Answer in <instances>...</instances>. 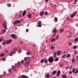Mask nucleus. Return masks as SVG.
Masks as SVG:
<instances>
[{"label": "nucleus", "instance_id": "nucleus-12", "mask_svg": "<svg viewBox=\"0 0 78 78\" xmlns=\"http://www.w3.org/2000/svg\"><path fill=\"white\" fill-rule=\"evenodd\" d=\"M61 73V71L60 70H58L56 76H60Z\"/></svg>", "mask_w": 78, "mask_h": 78}, {"label": "nucleus", "instance_id": "nucleus-31", "mask_svg": "<svg viewBox=\"0 0 78 78\" xmlns=\"http://www.w3.org/2000/svg\"><path fill=\"white\" fill-rule=\"evenodd\" d=\"M57 32V29H55L54 31H53V33H56Z\"/></svg>", "mask_w": 78, "mask_h": 78}, {"label": "nucleus", "instance_id": "nucleus-21", "mask_svg": "<svg viewBox=\"0 0 78 78\" xmlns=\"http://www.w3.org/2000/svg\"><path fill=\"white\" fill-rule=\"evenodd\" d=\"M30 58L29 57H26L24 58V61H27V60H28Z\"/></svg>", "mask_w": 78, "mask_h": 78}, {"label": "nucleus", "instance_id": "nucleus-13", "mask_svg": "<svg viewBox=\"0 0 78 78\" xmlns=\"http://www.w3.org/2000/svg\"><path fill=\"white\" fill-rule=\"evenodd\" d=\"M61 53V51H58L56 52V54L58 56H60Z\"/></svg>", "mask_w": 78, "mask_h": 78}, {"label": "nucleus", "instance_id": "nucleus-22", "mask_svg": "<svg viewBox=\"0 0 78 78\" xmlns=\"http://www.w3.org/2000/svg\"><path fill=\"white\" fill-rule=\"evenodd\" d=\"M27 16H28V18H29V19H30V18H31L32 17V15H31V14H29L28 15H27Z\"/></svg>", "mask_w": 78, "mask_h": 78}, {"label": "nucleus", "instance_id": "nucleus-37", "mask_svg": "<svg viewBox=\"0 0 78 78\" xmlns=\"http://www.w3.org/2000/svg\"><path fill=\"white\" fill-rule=\"evenodd\" d=\"M59 61V58H56L55 59V61L57 62V61Z\"/></svg>", "mask_w": 78, "mask_h": 78}, {"label": "nucleus", "instance_id": "nucleus-20", "mask_svg": "<svg viewBox=\"0 0 78 78\" xmlns=\"http://www.w3.org/2000/svg\"><path fill=\"white\" fill-rule=\"evenodd\" d=\"M54 56L55 58H56V56L57 55H56V52H55L54 53Z\"/></svg>", "mask_w": 78, "mask_h": 78}, {"label": "nucleus", "instance_id": "nucleus-41", "mask_svg": "<svg viewBox=\"0 0 78 78\" xmlns=\"http://www.w3.org/2000/svg\"><path fill=\"white\" fill-rule=\"evenodd\" d=\"M50 75L49 74H47V76H46V77L47 78H49V77H50Z\"/></svg>", "mask_w": 78, "mask_h": 78}, {"label": "nucleus", "instance_id": "nucleus-5", "mask_svg": "<svg viewBox=\"0 0 78 78\" xmlns=\"http://www.w3.org/2000/svg\"><path fill=\"white\" fill-rule=\"evenodd\" d=\"M77 13V11L74 12L73 14H71L69 16H70L71 18H73L74 17V16L76 14V13Z\"/></svg>", "mask_w": 78, "mask_h": 78}, {"label": "nucleus", "instance_id": "nucleus-60", "mask_svg": "<svg viewBox=\"0 0 78 78\" xmlns=\"http://www.w3.org/2000/svg\"><path fill=\"white\" fill-rule=\"evenodd\" d=\"M76 2H77V0H76L75 1H74V3H76Z\"/></svg>", "mask_w": 78, "mask_h": 78}, {"label": "nucleus", "instance_id": "nucleus-27", "mask_svg": "<svg viewBox=\"0 0 78 78\" xmlns=\"http://www.w3.org/2000/svg\"><path fill=\"white\" fill-rule=\"evenodd\" d=\"M6 40L3 41L2 42L3 45H6Z\"/></svg>", "mask_w": 78, "mask_h": 78}, {"label": "nucleus", "instance_id": "nucleus-29", "mask_svg": "<svg viewBox=\"0 0 78 78\" xmlns=\"http://www.w3.org/2000/svg\"><path fill=\"white\" fill-rule=\"evenodd\" d=\"M22 78H28L27 76H26L23 75L22 76Z\"/></svg>", "mask_w": 78, "mask_h": 78}, {"label": "nucleus", "instance_id": "nucleus-63", "mask_svg": "<svg viewBox=\"0 0 78 78\" xmlns=\"http://www.w3.org/2000/svg\"><path fill=\"white\" fill-rule=\"evenodd\" d=\"M46 2H48V0H45Z\"/></svg>", "mask_w": 78, "mask_h": 78}, {"label": "nucleus", "instance_id": "nucleus-11", "mask_svg": "<svg viewBox=\"0 0 78 78\" xmlns=\"http://www.w3.org/2000/svg\"><path fill=\"white\" fill-rule=\"evenodd\" d=\"M30 61L28 60L24 64L25 67H27V66H28V65L29 64H30Z\"/></svg>", "mask_w": 78, "mask_h": 78}, {"label": "nucleus", "instance_id": "nucleus-1", "mask_svg": "<svg viewBox=\"0 0 78 78\" xmlns=\"http://www.w3.org/2000/svg\"><path fill=\"white\" fill-rule=\"evenodd\" d=\"M72 36V33H70V31H68L67 32L66 36H67L68 37H70V36Z\"/></svg>", "mask_w": 78, "mask_h": 78}, {"label": "nucleus", "instance_id": "nucleus-17", "mask_svg": "<svg viewBox=\"0 0 78 78\" xmlns=\"http://www.w3.org/2000/svg\"><path fill=\"white\" fill-rule=\"evenodd\" d=\"M44 62L45 64H47L48 62V60L47 59L45 58L44 59Z\"/></svg>", "mask_w": 78, "mask_h": 78}, {"label": "nucleus", "instance_id": "nucleus-6", "mask_svg": "<svg viewBox=\"0 0 78 78\" xmlns=\"http://www.w3.org/2000/svg\"><path fill=\"white\" fill-rule=\"evenodd\" d=\"M48 60L49 62L52 63V62H53V58L51 57H49V58H48Z\"/></svg>", "mask_w": 78, "mask_h": 78}, {"label": "nucleus", "instance_id": "nucleus-52", "mask_svg": "<svg viewBox=\"0 0 78 78\" xmlns=\"http://www.w3.org/2000/svg\"><path fill=\"white\" fill-rule=\"evenodd\" d=\"M72 66H70V70H72Z\"/></svg>", "mask_w": 78, "mask_h": 78}, {"label": "nucleus", "instance_id": "nucleus-62", "mask_svg": "<svg viewBox=\"0 0 78 78\" xmlns=\"http://www.w3.org/2000/svg\"><path fill=\"white\" fill-rule=\"evenodd\" d=\"M2 76H3V75H1V76H0V78H2Z\"/></svg>", "mask_w": 78, "mask_h": 78}, {"label": "nucleus", "instance_id": "nucleus-39", "mask_svg": "<svg viewBox=\"0 0 78 78\" xmlns=\"http://www.w3.org/2000/svg\"><path fill=\"white\" fill-rule=\"evenodd\" d=\"M55 41V38H53L51 40V42H54Z\"/></svg>", "mask_w": 78, "mask_h": 78}, {"label": "nucleus", "instance_id": "nucleus-59", "mask_svg": "<svg viewBox=\"0 0 78 78\" xmlns=\"http://www.w3.org/2000/svg\"><path fill=\"white\" fill-rule=\"evenodd\" d=\"M45 14H46V15H47V14H48V12H45Z\"/></svg>", "mask_w": 78, "mask_h": 78}, {"label": "nucleus", "instance_id": "nucleus-53", "mask_svg": "<svg viewBox=\"0 0 78 78\" xmlns=\"http://www.w3.org/2000/svg\"><path fill=\"white\" fill-rule=\"evenodd\" d=\"M3 73L4 75H6V72L4 71Z\"/></svg>", "mask_w": 78, "mask_h": 78}, {"label": "nucleus", "instance_id": "nucleus-42", "mask_svg": "<svg viewBox=\"0 0 78 78\" xmlns=\"http://www.w3.org/2000/svg\"><path fill=\"white\" fill-rule=\"evenodd\" d=\"M72 62L73 63H74V62H75V60H74V59H72Z\"/></svg>", "mask_w": 78, "mask_h": 78}, {"label": "nucleus", "instance_id": "nucleus-14", "mask_svg": "<svg viewBox=\"0 0 78 78\" xmlns=\"http://www.w3.org/2000/svg\"><path fill=\"white\" fill-rule=\"evenodd\" d=\"M14 51L12 52V54H15L16 53V51H17V49H14L13 50Z\"/></svg>", "mask_w": 78, "mask_h": 78}, {"label": "nucleus", "instance_id": "nucleus-46", "mask_svg": "<svg viewBox=\"0 0 78 78\" xmlns=\"http://www.w3.org/2000/svg\"><path fill=\"white\" fill-rule=\"evenodd\" d=\"M66 56V55H63L62 56V58H65V57Z\"/></svg>", "mask_w": 78, "mask_h": 78}, {"label": "nucleus", "instance_id": "nucleus-51", "mask_svg": "<svg viewBox=\"0 0 78 78\" xmlns=\"http://www.w3.org/2000/svg\"><path fill=\"white\" fill-rule=\"evenodd\" d=\"M24 62V61H23V60H21V63L22 64H23Z\"/></svg>", "mask_w": 78, "mask_h": 78}, {"label": "nucleus", "instance_id": "nucleus-25", "mask_svg": "<svg viewBox=\"0 0 78 78\" xmlns=\"http://www.w3.org/2000/svg\"><path fill=\"white\" fill-rule=\"evenodd\" d=\"M27 13V11H24L23 12V16H24V15H25L26 14V13Z\"/></svg>", "mask_w": 78, "mask_h": 78}, {"label": "nucleus", "instance_id": "nucleus-16", "mask_svg": "<svg viewBox=\"0 0 78 78\" xmlns=\"http://www.w3.org/2000/svg\"><path fill=\"white\" fill-rule=\"evenodd\" d=\"M2 34H4L5 33H6V29H2Z\"/></svg>", "mask_w": 78, "mask_h": 78}, {"label": "nucleus", "instance_id": "nucleus-9", "mask_svg": "<svg viewBox=\"0 0 78 78\" xmlns=\"http://www.w3.org/2000/svg\"><path fill=\"white\" fill-rule=\"evenodd\" d=\"M6 44L7 45H8L12 41V40L10 39L9 40H6Z\"/></svg>", "mask_w": 78, "mask_h": 78}, {"label": "nucleus", "instance_id": "nucleus-45", "mask_svg": "<svg viewBox=\"0 0 78 78\" xmlns=\"http://www.w3.org/2000/svg\"><path fill=\"white\" fill-rule=\"evenodd\" d=\"M55 21H58V18H57V17H55Z\"/></svg>", "mask_w": 78, "mask_h": 78}, {"label": "nucleus", "instance_id": "nucleus-55", "mask_svg": "<svg viewBox=\"0 0 78 78\" xmlns=\"http://www.w3.org/2000/svg\"><path fill=\"white\" fill-rule=\"evenodd\" d=\"M29 31V30H28V29H27L26 30V32H28Z\"/></svg>", "mask_w": 78, "mask_h": 78}, {"label": "nucleus", "instance_id": "nucleus-64", "mask_svg": "<svg viewBox=\"0 0 78 78\" xmlns=\"http://www.w3.org/2000/svg\"><path fill=\"white\" fill-rule=\"evenodd\" d=\"M34 47H36V45L35 44H34L33 45Z\"/></svg>", "mask_w": 78, "mask_h": 78}, {"label": "nucleus", "instance_id": "nucleus-23", "mask_svg": "<svg viewBox=\"0 0 78 78\" xmlns=\"http://www.w3.org/2000/svg\"><path fill=\"white\" fill-rule=\"evenodd\" d=\"M8 72L9 73H12V69H8Z\"/></svg>", "mask_w": 78, "mask_h": 78}, {"label": "nucleus", "instance_id": "nucleus-10", "mask_svg": "<svg viewBox=\"0 0 78 78\" xmlns=\"http://www.w3.org/2000/svg\"><path fill=\"white\" fill-rule=\"evenodd\" d=\"M6 21H5L4 23L3 24H2V27H4L5 29H7V28H6Z\"/></svg>", "mask_w": 78, "mask_h": 78}, {"label": "nucleus", "instance_id": "nucleus-4", "mask_svg": "<svg viewBox=\"0 0 78 78\" xmlns=\"http://www.w3.org/2000/svg\"><path fill=\"white\" fill-rule=\"evenodd\" d=\"M78 42V38H75V39L73 41V43L74 44H76Z\"/></svg>", "mask_w": 78, "mask_h": 78}, {"label": "nucleus", "instance_id": "nucleus-40", "mask_svg": "<svg viewBox=\"0 0 78 78\" xmlns=\"http://www.w3.org/2000/svg\"><path fill=\"white\" fill-rule=\"evenodd\" d=\"M3 38L1 37L0 39V42H2V41H3Z\"/></svg>", "mask_w": 78, "mask_h": 78}, {"label": "nucleus", "instance_id": "nucleus-61", "mask_svg": "<svg viewBox=\"0 0 78 78\" xmlns=\"http://www.w3.org/2000/svg\"><path fill=\"white\" fill-rule=\"evenodd\" d=\"M2 76H3V75H1V76H0V78H2Z\"/></svg>", "mask_w": 78, "mask_h": 78}, {"label": "nucleus", "instance_id": "nucleus-49", "mask_svg": "<svg viewBox=\"0 0 78 78\" xmlns=\"http://www.w3.org/2000/svg\"><path fill=\"white\" fill-rule=\"evenodd\" d=\"M62 77H63V78H66V77H67V76H66L63 75V76Z\"/></svg>", "mask_w": 78, "mask_h": 78}, {"label": "nucleus", "instance_id": "nucleus-50", "mask_svg": "<svg viewBox=\"0 0 78 78\" xmlns=\"http://www.w3.org/2000/svg\"><path fill=\"white\" fill-rule=\"evenodd\" d=\"M69 73L70 74V75H71V74H72V71H69Z\"/></svg>", "mask_w": 78, "mask_h": 78}, {"label": "nucleus", "instance_id": "nucleus-30", "mask_svg": "<svg viewBox=\"0 0 78 78\" xmlns=\"http://www.w3.org/2000/svg\"><path fill=\"white\" fill-rule=\"evenodd\" d=\"M64 29L63 28L60 30V33H63V32H64Z\"/></svg>", "mask_w": 78, "mask_h": 78}, {"label": "nucleus", "instance_id": "nucleus-38", "mask_svg": "<svg viewBox=\"0 0 78 78\" xmlns=\"http://www.w3.org/2000/svg\"><path fill=\"white\" fill-rule=\"evenodd\" d=\"M76 48H77V47H76V45H75L73 47V49H76Z\"/></svg>", "mask_w": 78, "mask_h": 78}, {"label": "nucleus", "instance_id": "nucleus-34", "mask_svg": "<svg viewBox=\"0 0 78 78\" xmlns=\"http://www.w3.org/2000/svg\"><path fill=\"white\" fill-rule=\"evenodd\" d=\"M5 55V54H4V53H2V54H1L0 55V57H2V56H4V55Z\"/></svg>", "mask_w": 78, "mask_h": 78}, {"label": "nucleus", "instance_id": "nucleus-36", "mask_svg": "<svg viewBox=\"0 0 78 78\" xmlns=\"http://www.w3.org/2000/svg\"><path fill=\"white\" fill-rule=\"evenodd\" d=\"M70 54H68L66 56L67 58H69V57H70Z\"/></svg>", "mask_w": 78, "mask_h": 78}, {"label": "nucleus", "instance_id": "nucleus-44", "mask_svg": "<svg viewBox=\"0 0 78 78\" xmlns=\"http://www.w3.org/2000/svg\"><path fill=\"white\" fill-rule=\"evenodd\" d=\"M21 50L20 49H19L18 50V53H20V52H21Z\"/></svg>", "mask_w": 78, "mask_h": 78}, {"label": "nucleus", "instance_id": "nucleus-2", "mask_svg": "<svg viewBox=\"0 0 78 78\" xmlns=\"http://www.w3.org/2000/svg\"><path fill=\"white\" fill-rule=\"evenodd\" d=\"M21 22V21H19V20H17L14 22L13 23V24H14V26H16V25H17L18 23H20Z\"/></svg>", "mask_w": 78, "mask_h": 78}, {"label": "nucleus", "instance_id": "nucleus-54", "mask_svg": "<svg viewBox=\"0 0 78 78\" xmlns=\"http://www.w3.org/2000/svg\"><path fill=\"white\" fill-rule=\"evenodd\" d=\"M58 38H59V35L57 36L56 39H58Z\"/></svg>", "mask_w": 78, "mask_h": 78}, {"label": "nucleus", "instance_id": "nucleus-18", "mask_svg": "<svg viewBox=\"0 0 78 78\" xmlns=\"http://www.w3.org/2000/svg\"><path fill=\"white\" fill-rule=\"evenodd\" d=\"M55 48V46H54L53 45L51 46V48L52 50H54Z\"/></svg>", "mask_w": 78, "mask_h": 78}, {"label": "nucleus", "instance_id": "nucleus-43", "mask_svg": "<svg viewBox=\"0 0 78 78\" xmlns=\"http://www.w3.org/2000/svg\"><path fill=\"white\" fill-rule=\"evenodd\" d=\"M9 56H12V55H13V54H12V53H10L9 54Z\"/></svg>", "mask_w": 78, "mask_h": 78}, {"label": "nucleus", "instance_id": "nucleus-47", "mask_svg": "<svg viewBox=\"0 0 78 78\" xmlns=\"http://www.w3.org/2000/svg\"><path fill=\"white\" fill-rule=\"evenodd\" d=\"M77 53V51H74V53L75 54H76V53Z\"/></svg>", "mask_w": 78, "mask_h": 78}, {"label": "nucleus", "instance_id": "nucleus-15", "mask_svg": "<svg viewBox=\"0 0 78 78\" xmlns=\"http://www.w3.org/2000/svg\"><path fill=\"white\" fill-rule=\"evenodd\" d=\"M44 13H45V12L43 11H41L40 13V15L41 16H42V15H43V14H44Z\"/></svg>", "mask_w": 78, "mask_h": 78}, {"label": "nucleus", "instance_id": "nucleus-56", "mask_svg": "<svg viewBox=\"0 0 78 78\" xmlns=\"http://www.w3.org/2000/svg\"><path fill=\"white\" fill-rule=\"evenodd\" d=\"M72 44V43H69V45H71Z\"/></svg>", "mask_w": 78, "mask_h": 78}, {"label": "nucleus", "instance_id": "nucleus-24", "mask_svg": "<svg viewBox=\"0 0 78 78\" xmlns=\"http://www.w3.org/2000/svg\"><path fill=\"white\" fill-rule=\"evenodd\" d=\"M26 54L27 55H30V54H31V52L30 51H28L27 52Z\"/></svg>", "mask_w": 78, "mask_h": 78}, {"label": "nucleus", "instance_id": "nucleus-8", "mask_svg": "<svg viewBox=\"0 0 78 78\" xmlns=\"http://www.w3.org/2000/svg\"><path fill=\"white\" fill-rule=\"evenodd\" d=\"M20 62H18L17 64H15V66L16 67V68H17V66H19V67L20 66Z\"/></svg>", "mask_w": 78, "mask_h": 78}, {"label": "nucleus", "instance_id": "nucleus-48", "mask_svg": "<svg viewBox=\"0 0 78 78\" xmlns=\"http://www.w3.org/2000/svg\"><path fill=\"white\" fill-rule=\"evenodd\" d=\"M41 62H44V58H43L41 61Z\"/></svg>", "mask_w": 78, "mask_h": 78}, {"label": "nucleus", "instance_id": "nucleus-58", "mask_svg": "<svg viewBox=\"0 0 78 78\" xmlns=\"http://www.w3.org/2000/svg\"><path fill=\"white\" fill-rule=\"evenodd\" d=\"M69 69V66H68L66 67V69L67 70L68 69Z\"/></svg>", "mask_w": 78, "mask_h": 78}, {"label": "nucleus", "instance_id": "nucleus-28", "mask_svg": "<svg viewBox=\"0 0 78 78\" xmlns=\"http://www.w3.org/2000/svg\"><path fill=\"white\" fill-rule=\"evenodd\" d=\"M78 73V69H76L75 72H74V74H75V75H76V74H77V73Z\"/></svg>", "mask_w": 78, "mask_h": 78}, {"label": "nucleus", "instance_id": "nucleus-33", "mask_svg": "<svg viewBox=\"0 0 78 78\" xmlns=\"http://www.w3.org/2000/svg\"><path fill=\"white\" fill-rule=\"evenodd\" d=\"M7 6L8 7H11V4L9 3L7 4Z\"/></svg>", "mask_w": 78, "mask_h": 78}, {"label": "nucleus", "instance_id": "nucleus-35", "mask_svg": "<svg viewBox=\"0 0 78 78\" xmlns=\"http://www.w3.org/2000/svg\"><path fill=\"white\" fill-rule=\"evenodd\" d=\"M75 68H73V69L72 72L73 73H75Z\"/></svg>", "mask_w": 78, "mask_h": 78}, {"label": "nucleus", "instance_id": "nucleus-3", "mask_svg": "<svg viewBox=\"0 0 78 78\" xmlns=\"http://www.w3.org/2000/svg\"><path fill=\"white\" fill-rule=\"evenodd\" d=\"M37 26V27H42V23L41 22V21H39L38 22Z\"/></svg>", "mask_w": 78, "mask_h": 78}, {"label": "nucleus", "instance_id": "nucleus-57", "mask_svg": "<svg viewBox=\"0 0 78 78\" xmlns=\"http://www.w3.org/2000/svg\"><path fill=\"white\" fill-rule=\"evenodd\" d=\"M70 18H69V17H67L66 19L67 20H69V19Z\"/></svg>", "mask_w": 78, "mask_h": 78}, {"label": "nucleus", "instance_id": "nucleus-32", "mask_svg": "<svg viewBox=\"0 0 78 78\" xmlns=\"http://www.w3.org/2000/svg\"><path fill=\"white\" fill-rule=\"evenodd\" d=\"M1 60L2 61H5L6 60V58H3L1 59Z\"/></svg>", "mask_w": 78, "mask_h": 78}, {"label": "nucleus", "instance_id": "nucleus-19", "mask_svg": "<svg viewBox=\"0 0 78 78\" xmlns=\"http://www.w3.org/2000/svg\"><path fill=\"white\" fill-rule=\"evenodd\" d=\"M57 71H56V70H55L52 73V75H55V74H56V73Z\"/></svg>", "mask_w": 78, "mask_h": 78}, {"label": "nucleus", "instance_id": "nucleus-26", "mask_svg": "<svg viewBox=\"0 0 78 78\" xmlns=\"http://www.w3.org/2000/svg\"><path fill=\"white\" fill-rule=\"evenodd\" d=\"M12 69L15 72H16V68L14 66H12Z\"/></svg>", "mask_w": 78, "mask_h": 78}, {"label": "nucleus", "instance_id": "nucleus-7", "mask_svg": "<svg viewBox=\"0 0 78 78\" xmlns=\"http://www.w3.org/2000/svg\"><path fill=\"white\" fill-rule=\"evenodd\" d=\"M11 37H12V38L13 39H17V35L16 34H12L10 35Z\"/></svg>", "mask_w": 78, "mask_h": 78}]
</instances>
